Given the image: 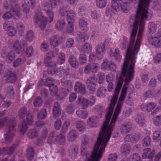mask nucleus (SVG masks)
I'll return each mask as SVG.
<instances>
[{
	"instance_id": "1",
	"label": "nucleus",
	"mask_w": 161,
	"mask_h": 161,
	"mask_svg": "<svg viewBox=\"0 0 161 161\" xmlns=\"http://www.w3.org/2000/svg\"><path fill=\"white\" fill-rule=\"evenodd\" d=\"M136 23L133 25L131 31L129 45L127 50L125 60L121 69L119 78L117 79L116 88L121 89L124 81L122 75L125 78V83L128 84L133 79L134 74V65L136 63V55L139 51L142 40L143 32L144 29L139 28L136 44L133 49L135 39L138 28L136 25Z\"/></svg>"
},
{
	"instance_id": "2",
	"label": "nucleus",
	"mask_w": 161,
	"mask_h": 161,
	"mask_svg": "<svg viewBox=\"0 0 161 161\" xmlns=\"http://www.w3.org/2000/svg\"><path fill=\"white\" fill-rule=\"evenodd\" d=\"M58 49L55 48L53 52L50 51L48 52L44 59V63L45 65L48 67L47 73L48 75H55L60 77L64 73V68L60 67L58 68L55 61H52L51 60L53 57L57 56L58 64H61L64 63L65 59V54L62 52L58 53Z\"/></svg>"
},
{
	"instance_id": "3",
	"label": "nucleus",
	"mask_w": 161,
	"mask_h": 161,
	"mask_svg": "<svg viewBox=\"0 0 161 161\" xmlns=\"http://www.w3.org/2000/svg\"><path fill=\"white\" fill-rule=\"evenodd\" d=\"M117 99V97L114 95L110 100V103L108 107V112L105 116V120L103 125L102 131H100L97 138V142L105 145L109 141L112 132L113 130L115 122L112 123L111 121L108 125L109 120L113 111V108Z\"/></svg>"
},
{
	"instance_id": "4",
	"label": "nucleus",
	"mask_w": 161,
	"mask_h": 161,
	"mask_svg": "<svg viewBox=\"0 0 161 161\" xmlns=\"http://www.w3.org/2000/svg\"><path fill=\"white\" fill-rule=\"evenodd\" d=\"M83 137L84 140L81 144V155H86L87 161H100L106 145L97 142L91 153L90 151H87V148L89 143L88 137L86 135L84 136Z\"/></svg>"
},
{
	"instance_id": "5",
	"label": "nucleus",
	"mask_w": 161,
	"mask_h": 161,
	"mask_svg": "<svg viewBox=\"0 0 161 161\" xmlns=\"http://www.w3.org/2000/svg\"><path fill=\"white\" fill-rule=\"evenodd\" d=\"M156 0H139L137 9L135 15L136 26L144 29L145 21L144 19L150 20L153 16V12L148 10V8L150 2L154 3Z\"/></svg>"
},
{
	"instance_id": "6",
	"label": "nucleus",
	"mask_w": 161,
	"mask_h": 161,
	"mask_svg": "<svg viewBox=\"0 0 161 161\" xmlns=\"http://www.w3.org/2000/svg\"><path fill=\"white\" fill-rule=\"evenodd\" d=\"M9 47L14 50L15 53L18 54H24L28 58L31 57L33 54V48L31 46L27 48L25 50V49L26 47L25 42L21 44L19 42V41L16 40L14 42L11 44Z\"/></svg>"
},
{
	"instance_id": "7",
	"label": "nucleus",
	"mask_w": 161,
	"mask_h": 161,
	"mask_svg": "<svg viewBox=\"0 0 161 161\" xmlns=\"http://www.w3.org/2000/svg\"><path fill=\"white\" fill-rule=\"evenodd\" d=\"M16 125V122L15 119H11L8 120L7 124V126L9 129L8 132L5 134V137L7 143L11 142L14 136V128Z\"/></svg>"
},
{
	"instance_id": "8",
	"label": "nucleus",
	"mask_w": 161,
	"mask_h": 161,
	"mask_svg": "<svg viewBox=\"0 0 161 161\" xmlns=\"http://www.w3.org/2000/svg\"><path fill=\"white\" fill-rule=\"evenodd\" d=\"M20 8L18 5L15 4V7L13 6L10 8V11L5 13L3 16V18L5 20H7L12 17H15V19L19 18L20 16Z\"/></svg>"
},
{
	"instance_id": "9",
	"label": "nucleus",
	"mask_w": 161,
	"mask_h": 161,
	"mask_svg": "<svg viewBox=\"0 0 161 161\" xmlns=\"http://www.w3.org/2000/svg\"><path fill=\"white\" fill-rule=\"evenodd\" d=\"M61 83L62 85L65 87V88H62L61 96H60V95H59L57 98L58 100H61L66 96V95L69 91V89H71L72 87V84L71 81L64 78L62 79Z\"/></svg>"
},
{
	"instance_id": "10",
	"label": "nucleus",
	"mask_w": 161,
	"mask_h": 161,
	"mask_svg": "<svg viewBox=\"0 0 161 161\" xmlns=\"http://www.w3.org/2000/svg\"><path fill=\"white\" fill-rule=\"evenodd\" d=\"M148 40L151 45L156 47H161V31H159L154 35L150 36H149Z\"/></svg>"
},
{
	"instance_id": "11",
	"label": "nucleus",
	"mask_w": 161,
	"mask_h": 161,
	"mask_svg": "<svg viewBox=\"0 0 161 161\" xmlns=\"http://www.w3.org/2000/svg\"><path fill=\"white\" fill-rule=\"evenodd\" d=\"M76 14L75 11H71L67 17L68 25L67 27L66 31L69 33H72L74 30V26L73 23L75 20Z\"/></svg>"
},
{
	"instance_id": "12",
	"label": "nucleus",
	"mask_w": 161,
	"mask_h": 161,
	"mask_svg": "<svg viewBox=\"0 0 161 161\" xmlns=\"http://www.w3.org/2000/svg\"><path fill=\"white\" fill-rule=\"evenodd\" d=\"M34 19L35 22L37 24L38 23L40 22H41L40 26L41 29L42 30H43L48 21L47 18L46 16L43 15L41 12L39 11L35 15Z\"/></svg>"
},
{
	"instance_id": "13",
	"label": "nucleus",
	"mask_w": 161,
	"mask_h": 161,
	"mask_svg": "<svg viewBox=\"0 0 161 161\" xmlns=\"http://www.w3.org/2000/svg\"><path fill=\"white\" fill-rule=\"evenodd\" d=\"M54 82L55 81L53 78L49 77L46 79L44 83L45 86H47L49 87L51 94L53 96L57 95L58 92L57 86L54 85Z\"/></svg>"
},
{
	"instance_id": "14",
	"label": "nucleus",
	"mask_w": 161,
	"mask_h": 161,
	"mask_svg": "<svg viewBox=\"0 0 161 161\" xmlns=\"http://www.w3.org/2000/svg\"><path fill=\"white\" fill-rule=\"evenodd\" d=\"M96 51L97 59L98 60L101 59L105 52L104 43L98 44L96 47Z\"/></svg>"
},
{
	"instance_id": "15",
	"label": "nucleus",
	"mask_w": 161,
	"mask_h": 161,
	"mask_svg": "<svg viewBox=\"0 0 161 161\" xmlns=\"http://www.w3.org/2000/svg\"><path fill=\"white\" fill-rule=\"evenodd\" d=\"M17 146V145L14 144L10 147H4L0 150V154L2 155H11L12 154Z\"/></svg>"
},
{
	"instance_id": "16",
	"label": "nucleus",
	"mask_w": 161,
	"mask_h": 161,
	"mask_svg": "<svg viewBox=\"0 0 161 161\" xmlns=\"http://www.w3.org/2000/svg\"><path fill=\"white\" fill-rule=\"evenodd\" d=\"M74 90L75 92L81 94H84L86 93L85 85L79 81H77L75 84Z\"/></svg>"
},
{
	"instance_id": "17",
	"label": "nucleus",
	"mask_w": 161,
	"mask_h": 161,
	"mask_svg": "<svg viewBox=\"0 0 161 161\" xmlns=\"http://www.w3.org/2000/svg\"><path fill=\"white\" fill-rule=\"evenodd\" d=\"M143 152L142 157L144 159L152 158L156 152L155 150H153L151 151V149L148 148L144 149Z\"/></svg>"
},
{
	"instance_id": "18",
	"label": "nucleus",
	"mask_w": 161,
	"mask_h": 161,
	"mask_svg": "<svg viewBox=\"0 0 161 161\" xmlns=\"http://www.w3.org/2000/svg\"><path fill=\"white\" fill-rule=\"evenodd\" d=\"M139 138L140 136L138 134H130L126 135L124 138V141L135 143L139 140Z\"/></svg>"
},
{
	"instance_id": "19",
	"label": "nucleus",
	"mask_w": 161,
	"mask_h": 161,
	"mask_svg": "<svg viewBox=\"0 0 161 161\" xmlns=\"http://www.w3.org/2000/svg\"><path fill=\"white\" fill-rule=\"evenodd\" d=\"M156 106V104L154 102H150L146 105L142 104L141 106L142 110L145 111L146 110L148 112H151L153 110Z\"/></svg>"
},
{
	"instance_id": "20",
	"label": "nucleus",
	"mask_w": 161,
	"mask_h": 161,
	"mask_svg": "<svg viewBox=\"0 0 161 161\" xmlns=\"http://www.w3.org/2000/svg\"><path fill=\"white\" fill-rule=\"evenodd\" d=\"M99 119V118L96 116L89 118L87 121V125L90 127H96L98 125Z\"/></svg>"
},
{
	"instance_id": "21",
	"label": "nucleus",
	"mask_w": 161,
	"mask_h": 161,
	"mask_svg": "<svg viewBox=\"0 0 161 161\" xmlns=\"http://www.w3.org/2000/svg\"><path fill=\"white\" fill-rule=\"evenodd\" d=\"M74 11L73 10L69 9V7L68 5H64L61 7L59 10V14L63 16L67 15V17L69 13H70V11Z\"/></svg>"
},
{
	"instance_id": "22",
	"label": "nucleus",
	"mask_w": 161,
	"mask_h": 161,
	"mask_svg": "<svg viewBox=\"0 0 161 161\" xmlns=\"http://www.w3.org/2000/svg\"><path fill=\"white\" fill-rule=\"evenodd\" d=\"M123 104L120 103H118L114 114L111 119L112 123L115 122L120 113L121 112Z\"/></svg>"
},
{
	"instance_id": "23",
	"label": "nucleus",
	"mask_w": 161,
	"mask_h": 161,
	"mask_svg": "<svg viewBox=\"0 0 161 161\" xmlns=\"http://www.w3.org/2000/svg\"><path fill=\"white\" fill-rule=\"evenodd\" d=\"M131 127V124L129 122L122 124L120 127L121 132L123 134H125L130 131Z\"/></svg>"
},
{
	"instance_id": "24",
	"label": "nucleus",
	"mask_w": 161,
	"mask_h": 161,
	"mask_svg": "<svg viewBox=\"0 0 161 161\" xmlns=\"http://www.w3.org/2000/svg\"><path fill=\"white\" fill-rule=\"evenodd\" d=\"M62 39L60 35L54 36L50 39V43L51 46L56 47L57 46Z\"/></svg>"
},
{
	"instance_id": "25",
	"label": "nucleus",
	"mask_w": 161,
	"mask_h": 161,
	"mask_svg": "<svg viewBox=\"0 0 161 161\" xmlns=\"http://www.w3.org/2000/svg\"><path fill=\"white\" fill-rule=\"evenodd\" d=\"M124 0H112L111 2V6L112 9L116 12L119 11L120 9L121 2Z\"/></svg>"
},
{
	"instance_id": "26",
	"label": "nucleus",
	"mask_w": 161,
	"mask_h": 161,
	"mask_svg": "<svg viewBox=\"0 0 161 161\" xmlns=\"http://www.w3.org/2000/svg\"><path fill=\"white\" fill-rule=\"evenodd\" d=\"M60 105L58 102L55 103L54 105L53 110V117L54 118L58 117L61 113Z\"/></svg>"
},
{
	"instance_id": "27",
	"label": "nucleus",
	"mask_w": 161,
	"mask_h": 161,
	"mask_svg": "<svg viewBox=\"0 0 161 161\" xmlns=\"http://www.w3.org/2000/svg\"><path fill=\"white\" fill-rule=\"evenodd\" d=\"M17 80V75L16 74L14 73L10 72L8 75L6 81L7 83H14Z\"/></svg>"
},
{
	"instance_id": "28",
	"label": "nucleus",
	"mask_w": 161,
	"mask_h": 161,
	"mask_svg": "<svg viewBox=\"0 0 161 161\" xmlns=\"http://www.w3.org/2000/svg\"><path fill=\"white\" fill-rule=\"evenodd\" d=\"M78 136V133L75 130H71L68 134L67 139L69 142H73Z\"/></svg>"
},
{
	"instance_id": "29",
	"label": "nucleus",
	"mask_w": 161,
	"mask_h": 161,
	"mask_svg": "<svg viewBox=\"0 0 161 161\" xmlns=\"http://www.w3.org/2000/svg\"><path fill=\"white\" fill-rule=\"evenodd\" d=\"M130 147L129 144H123L121 147L120 152L122 155H127L130 153Z\"/></svg>"
},
{
	"instance_id": "30",
	"label": "nucleus",
	"mask_w": 161,
	"mask_h": 161,
	"mask_svg": "<svg viewBox=\"0 0 161 161\" xmlns=\"http://www.w3.org/2000/svg\"><path fill=\"white\" fill-rule=\"evenodd\" d=\"M79 25L81 30L85 31H87L88 30V23L84 18H82L79 20Z\"/></svg>"
},
{
	"instance_id": "31",
	"label": "nucleus",
	"mask_w": 161,
	"mask_h": 161,
	"mask_svg": "<svg viewBox=\"0 0 161 161\" xmlns=\"http://www.w3.org/2000/svg\"><path fill=\"white\" fill-rule=\"evenodd\" d=\"M78 102L79 104L81 105L83 109H86L88 107L89 100L85 98L78 97Z\"/></svg>"
},
{
	"instance_id": "32",
	"label": "nucleus",
	"mask_w": 161,
	"mask_h": 161,
	"mask_svg": "<svg viewBox=\"0 0 161 161\" xmlns=\"http://www.w3.org/2000/svg\"><path fill=\"white\" fill-rule=\"evenodd\" d=\"M3 57L6 58L7 60L9 61L8 63H11L15 58V56L14 53L12 52L8 53H4L2 55Z\"/></svg>"
},
{
	"instance_id": "33",
	"label": "nucleus",
	"mask_w": 161,
	"mask_h": 161,
	"mask_svg": "<svg viewBox=\"0 0 161 161\" xmlns=\"http://www.w3.org/2000/svg\"><path fill=\"white\" fill-rule=\"evenodd\" d=\"M84 109H79L76 112L77 115L80 118L85 119L88 115V113L86 110H84Z\"/></svg>"
},
{
	"instance_id": "34",
	"label": "nucleus",
	"mask_w": 161,
	"mask_h": 161,
	"mask_svg": "<svg viewBox=\"0 0 161 161\" xmlns=\"http://www.w3.org/2000/svg\"><path fill=\"white\" fill-rule=\"evenodd\" d=\"M103 109L104 107L102 106L98 105L95 106L94 111L96 114L99 115L98 118L101 117L103 113Z\"/></svg>"
},
{
	"instance_id": "35",
	"label": "nucleus",
	"mask_w": 161,
	"mask_h": 161,
	"mask_svg": "<svg viewBox=\"0 0 161 161\" xmlns=\"http://www.w3.org/2000/svg\"><path fill=\"white\" fill-rule=\"evenodd\" d=\"M6 96L9 98H13L14 96V92L13 86H10L6 88Z\"/></svg>"
},
{
	"instance_id": "36",
	"label": "nucleus",
	"mask_w": 161,
	"mask_h": 161,
	"mask_svg": "<svg viewBox=\"0 0 161 161\" xmlns=\"http://www.w3.org/2000/svg\"><path fill=\"white\" fill-rule=\"evenodd\" d=\"M68 61L71 66L74 68H76L78 65L76 58L74 55H70L69 57Z\"/></svg>"
},
{
	"instance_id": "37",
	"label": "nucleus",
	"mask_w": 161,
	"mask_h": 161,
	"mask_svg": "<svg viewBox=\"0 0 161 161\" xmlns=\"http://www.w3.org/2000/svg\"><path fill=\"white\" fill-rule=\"evenodd\" d=\"M161 136V129H159L154 131L153 134V139L154 142H158L160 139Z\"/></svg>"
},
{
	"instance_id": "38",
	"label": "nucleus",
	"mask_w": 161,
	"mask_h": 161,
	"mask_svg": "<svg viewBox=\"0 0 161 161\" xmlns=\"http://www.w3.org/2000/svg\"><path fill=\"white\" fill-rule=\"evenodd\" d=\"M92 50V47L91 45L88 43H85L82 46L81 51L85 53H90Z\"/></svg>"
},
{
	"instance_id": "39",
	"label": "nucleus",
	"mask_w": 161,
	"mask_h": 161,
	"mask_svg": "<svg viewBox=\"0 0 161 161\" xmlns=\"http://www.w3.org/2000/svg\"><path fill=\"white\" fill-rule=\"evenodd\" d=\"M135 120L137 124L140 126L142 127L145 124V119L142 115H138Z\"/></svg>"
},
{
	"instance_id": "40",
	"label": "nucleus",
	"mask_w": 161,
	"mask_h": 161,
	"mask_svg": "<svg viewBox=\"0 0 161 161\" xmlns=\"http://www.w3.org/2000/svg\"><path fill=\"white\" fill-rule=\"evenodd\" d=\"M89 37V35L84 32L80 33L77 34V38L79 41L84 42L86 39H88Z\"/></svg>"
},
{
	"instance_id": "41",
	"label": "nucleus",
	"mask_w": 161,
	"mask_h": 161,
	"mask_svg": "<svg viewBox=\"0 0 161 161\" xmlns=\"http://www.w3.org/2000/svg\"><path fill=\"white\" fill-rule=\"evenodd\" d=\"M65 23L64 20H59L55 25V27L56 29L59 31L62 30L64 27Z\"/></svg>"
},
{
	"instance_id": "42",
	"label": "nucleus",
	"mask_w": 161,
	"mask_h": 161,
	"mask_svg": "<svg viewBox=\"0 0 161 161\" xmlns=\"http://www.w3.org/2000/svg\"><path fill=\"white\" fill-rule=\"evenodd\" d=\"M27 135L29 138H33L38 136V131L35 129H30L27 133Z\"/></svg>"
},
{
	"instance_id": "43",
	"label": "nucleus",
	"mask_w": 161,
	"mask_h": 161,
	"mask_svg": "<svg viewBox=\"0 0 161 161\" xmlns=\"http://www.w3.org/2000/svg\"><path fill=\"white\" fill-rule=\"evenodd\" d=\"M27 123L25 120H23L20 127V133L24 135L28 129Z\"/></svg>"
},
{
	"instance_id": "44",
	"label": "nucleus",
	"mask_w": 161,
	"mask_h": 161,
	"mask_svg": "<svg viewBox=\"0 0 161 161\" xmlns=\"http://www.w3.org/2000/svg\"><path fill=\"white\" fill-rule=\"evenodd\" d=\"M30 5L29 0H24V3L23 4L22 7L23 12L26 14L29 12Z\"/></svg>"
},
{
	"instance_id": "45",
	"label": "nucleus",
	"mask_w": 161,
	"mask_h": 161,
	"mask_svg": "<svg viewBox=\"0 0 161 161\" xmlns=\"http://www.w3.org/2000/svg\"><path fill=\"white\" fill-rule=\"evenodd\" d=\"M97 7L100 8H104L107 5V0H96Z\"/></svg>"
},
{
	"instance_id": "46",
	"label": "nucleus",
	"mask_w": 161,
	"mask_h": 161,
	"mask_svg": "<svg viewBox=\"0 0 161 161\" xmlns=\"http://www.w3.org/2000/svg\"><path fill=\"white\" fill-rule=\"evenodd\" d=\"M107 92L106 89L104 87H100L97 90V97H104Z\"/></svg>"
},
{
	"instance_id": "47",
	"label": "nucleus",
	"mask_w": 161,
	"mask_h": 161,
	"mask_svg": "<svg viewBox=\"0 0 161 161\" xmlns=\"http://www.w3.org/2000/svg\"><path fill=\"white\" fill-rule=\"evenodd\" d=\"M49 3L47 6L51 8H56L58 6L60 2V0H48Z\"/></svg>"
},
{
	"instance_id": "48",
	"label": "nucleus",
	"mask_w": 161,
	"mask_h": 161,
	"mask_svg": "<svg viewBox=\"0 0 161 161\" xmlns=\"http://www.w3.org/2000/svg\"><path fill=\"white\" fill-rule=\"evenodd\" d=\"M35 155V150L33 147H28L27 151V155L28 160H31Z\"/></svg>"
},
{
	"instance_id": "49",
	"label": "nucleus",
	"mask_w": 161,
	"mask_h": 161,
	"mask_svg": "<svg viewBox=\"0 0 161 161\" xmlns=\"http://www.w3.org/2000/svg\"><path fill=\"white\" fill-rule=\"evenodd\" d=\"M27 113V108L25 107L21 108L19 110V117L20 119H23Z\"/></svg>"
},
{
	"instance_id": "50",
	"label": "nucleus",
	"mask_w": 161,
	"mask_h": 161,
	"mask_svg": "<svg viewBox=\"0 0 161 161\" xmlns=\"http://www.w3.org/2000/svg\"><path fill=\"white\" fill-rule=\"evenodd\" d=\"M129 4L127 2H122L120 8L123 12L127 13L128 12L129 8Z\"/></svg>"
},
{
	"instance_id": "51",
	"label": "nucleus",
	"mask_w": 161,
	"mask_h": 161,
	"mask_svg": "<svg viewBox=\"0 0 161 161\" xmlns=\"http://www.w3.org/2000/svg\"><path fill=\"white\" fill-rule=\"evenodd\" d=\"M65 137L64 135L60 134L56 138V141L61 145L64 144L65 142Z\"/></svg>"
},
{
	"instance_id": "52",
	"label": "nucleus",
	"mask_w": 161,
	"mask_h": 161,
	"mask_svg": "<svg viewBox=\"0 0 161 161\" xmlns=\"http://www.w3.org/2000/svg\"><path fill=\"white\" fill-rule=\"evenodd\" d=\"M77 128L79 131H82L85 128V123L82 121H77L75 122Z\"/></svg>"
},
{
	"instance_id": "53",
	"label": "nucleus",
	"mask_w": 161,
	"mask_h": 161,
	"mask_svg": "<svg viewBox=\"0 0 161 161\" xmlns=\"http://www.w3.org/2000/svg\"><path fill=\"white\" fill-rule=\"evenodd\" d=\"M80 64L83 65L86 64L87 61V58L86 55L84 54H80L79 58Z\"/></svg>"
},
{
	"instance_id": "54",
	"label": "nucleus",
	"mask_w": 161,
	"mask_h": 161,
	"mask_svg": "<svg viewBox=\"0 0 161 161\" xmlns=\"http://www.w3.org/2000/svg\"><path fill=\"white\" fill-rule=\"evenodd\" d=\"M8 34L9 36H14L16 33V31L14 27L13 26H9L7 29Z\"/></svg>"
},
{
	"instance_id": "55",
	"label": "nucleus",
	"mask_w": 161,
	"mask_h": 161,
	"mask_svg": "<svg viewBox=\"0 0 161 161\" xmlns=\"http://www.w3.org/2000/svg\"><path fill=\"white\" fill-rule=\"evenodd\" d=\"M155 92H156V90H148L143 94V96L147 98L153 97Z\"/></svg>"
},
{
	"instance_id": "56",
	"label": "nucleus",
	"mask_w": 161,
	"mask_h": 161,
	"mask_svg": "<svg viewBox=\"0 0 161 161\" xmlns=\"http://www.w3.org/2000/svg\"><path fill=\"white\" fill-rule=\"evenodd\" d=\"M150 33L152 34L154 33L156 31L157 28V25L154 23L153 22H150L148 26Z\"/></svg>"
},
{
	"instance_id": "57",
	"label": "nucleus",
	"mask_w": 161,
	"mask_h": 161,
	"mask_svg": "<svg viewBox=\"0 0 161 161\" xmlns=\"http://www.w3.org/2000/svg\"><path fill=\"white\" fill-rule=\"evenodd\" d=\"M97 80L99 84H102L104 82L105 74L104 73L99 72L97 74Z\"/></svg>"
},
{
	"instance_id": "58",
	"label": "nucleus",
	"mask_w": 161,
	"mask_h": 161,
	"mask_svg": "<svg viewBox=\"0 0 161 161\" xmlns=\"http://www.w3.org/2000/svg\"><path fill=\"white\" fill-rule=\"evenodd\" d=\"M42 103V100L40 97H36L33 101L34 105L35 107H39Z\"/></svg>"
},
{
	"instance_id": "59",
	"label": "nucleus",
	"mask_w": 161,
	"mask_h": 161,
	"mask_svg": "<svg viewBox=\"0 0 161 161\" xmlns=\"http://www.w3.org/2000/svg\"><path fill=\"white\" fill-rule=\"evenodd\" d=\"M119 51L118 48H116L114 54V57L116 61L119 62L121 59L122 56L119 54Z\"/></svg>"
},
{
	"instance_id": "60",
	"label": "nucleus",
	"mask_w": 161,
	"mask_h": 161,
	"mask_svg": "<svg viewBox=\"0 0 161 161\" xmlns=\"http://www.w3.org/2000/svg\"><path fill=\"white\" fill-rule=\"evenodd\" d=\"M96 79V77L95 75L90 76L86 81L87 85H95Z\"/></svg>"
},
{
	"instance_id": "61",
	"label": "nucleus",
	"mask_w": 161,
	"mask_h": 161,
	"mask_svg": "<svg viewBox=\"0 0 161 161\" xmlns=\"http://www.w3.org/2000/svg\"><path fill=\"white\" fill-rule=\"evenodd\" d=\"M87 11L86 8L84 6H82L79 8L78 13L80 16H82L85 15Z\"/></svg>"
},
{
	"instance_id": "62",
	"label": "nucleus",
	"mask_w": 161,
	"mask_h": 161,
	"mask_svg": "<svg viewBox=\"0 0 161 161\" xmlns=\"http://www.w3.org/2000/svg\"><path fill=\"white\" fill-rule=\"evenodd\" d=\"M34 32L32 31L29 30L28 31L26 36L27 41L30 42L32 41L34 37Z\"/></svg>"
},
{
	"instance_id": "63",
	"label": "nucleus",
	"mask_w": 161,
	"mask_h": 161,
	"mask_svg": "<svg viewBox=\"0 0 161 161\" xmlns=\"http://www.w3.org/2000/svg\"><path fill=\"white\" fill-rule=\"evenodd\" d=\"M46 111L44 109H42L38 114L37 118L39 119H44L47 116Z\"/></svg>"
},
{
	"instance_id": "64",
	"label": "nucleus",
	"mask_w": 161,
	"mask_h": 161,
	"mask_svg": "<svg viewBox=\"0 0 161 161\" xmlns=\"http://www.w3.org/2000/svg\"><path fill=\"white\" fill-rule=\"evenodd\" d=\"M153 123L155 125L158 126L161 125V115L156 116L153 119Z\"/></svg>"
}]
</instances>
